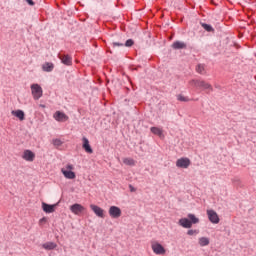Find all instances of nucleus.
<instances>
[{"instance_id":"f257e3e1","label":"nucleus","mask_w":256,"mask_h":256,"mask_svg":"<svg viewBox=\"0 0 256 256\" xmlns=\"http://www.w3.org/2000/svg\"><path fill=\"white\" fill-rule=\"evenodd\" d=\"M189 85L196 87V89H202V91H206V93H211L213 91V86L205 80L192 79L189 81Z\"/></svg>"},{"instance_id":"f03ea898","label":"nucleus","mask_w":256,"mask_h":256,"mask_svg":"<svg viewBox=\"0 0 256 256\" xmlns=\"http://www.w3.org/2000/svg\"><path fill=\"white\" fill-rule=\"evenodd\" d=\"M197 223H199V218H197L195 214H188V218H181L178 221V225L184 229H191V227H193V225H197Z\"/></svg>"},{"instance_id":"7ed1b4c3","label":"nucleus","mask_w":256,"mask_h":256,"mask_svg":"<svg viewBox=\"0 0 256 256\" xmlns=\"http://www.w3.org/2000/svg\"><path fill=\"white\" fill-rule=\"evenodd\" d=\"M74 169L75 166H73V164H67L65 167L61 168V173L64 175L65 179H75L77 175L73 172Z\"/></svg>"},{"instance_id":"20e7f679","label":"nucleus","mask_w":256,"mask_h":256,"mask_svg":"<svg viewBox=\"0 0 256 256\" xmlns=\"http://www.w3.org/2000/svg\"><path fill=\"white\" fill-rule=\"evenodd\" d=\"M31 91L35 101H38V99H41L43 97V88H41L39 84H32Z\"/></svg>"},{"instance_id":"39448f33","label":"nucleus","mask_w":256,"mask_h":256,"mask_svg":"<svg viewBox=\"0 0 256 256\" xmlns=\"http://www.w3.org/2000/svg\"><path fill=\"white\" fill-rule=\"evenodd\" d=\"M151 249L155 255H165L166 253L165 247H163L159 242H152Z\"/></svg>"},{"instance_id":"423d86ee","label":"nucleus","mask_w":256,"mask_h":256,"mask_svg":"<svg viewBox=\"0 0 256 256\" xmlns=\"http://www.w3.org/2000/svg\"><path fill=\"white\" fill-rule=\"evenodd\" d=\"M108 213L112 219H119L122 215L121 208L117 206H110Z\"/></svg>"},{"instance_id":"0eeeda50","label":"nucleus","mask_w":256,"mask_h":256,"mask_svg":"<svg viewBox=\"0 0 256 256\" xmlns=\"http://www.w3.org/2000/svg\"><path fill=\"white\" fill-rule=\"evenodd\" d=\"M191 165V160L189 158H179L176 161V167L179 169H188V167Z\"/></svg>"},{"instance_id":"6e6552de","label":"nucleus","mask_w":256,"mask_h":256,"mask_svg":"<svg viewBox=\"0 0 256 256\" xmlns=\"http://www.w3.org/2000/svg\"><path fill=\"white\" fill-rule=\"evenodd\" d=\"M90 209L93 211V213H95L97 217H100V219H105V210H103V208L97 205L91 204Z\"/></svg>"},{"instance_id":"1a4fd4ad","label":"nucleus","mask_w":256,"mask_h":256,"mask_svg":"<svg viewBox=\"0 0 256 256\" xmlns=\"http://www.w3.org/2000/svg\"><path fill=\"white\" fill-rule=\"evenodd\" d=\"M53 117L55 121H58L60 123H65V121H69V116H67L65 113L61 111H56Z\"/></svg>"},{"instance_id":"9d476101","label":"nucleus","mask_w":256,"mask_h":256,"mask_svg":"<svg viewBox=\"0 0 256 256\" xmlns=\"http://www.w3.org/2000/svg\"><path fill=\"white\" fill-rule=\"evenodd\" d=\"M207 215L210 222L214 223L215 225L219 223V215L217 212H215V210H207Z\"/></svg>"},{"instance_id":"9b49d317","label":"nucleus","mask_w":256,"mask_h":256,"mask_svg":"<svg viewBox=\"0 0 256 256\" xmlns=\"http://www.w3.org/2000/svg\"><path fill=\"white\" fill-rule=\"evenodd\" d=\"M22 159H24V161H29L30 163H32V161H35V153H33V151L31 150H25L23 152Z\"/></svg>"},{"instance_id":"f8f14e48","label":"nucleus","mask_w":256,"mask_h":256,"mask_svg":"<svg viewBox=\"0 0 256 256\" xmlns=\"http://www.w3.org/2000/svg\"><path fill=\"white\" fill-rule=\"evenodd\" d=\"M56 207H57V204L51 205V204L42 202V211H44V213H55Z\"/></svg>"},{"instance_id":"ddd939ff","label":"nucleus","mask_w":256,"mask_h":256,"mask_svg":"<svg viewBox=\"0 0 256 256\" xmlns=\"http://www.w3.org/2000/svg\"><path fill=\"white\" fill-rule=\"evenodd\" d=\"M70 211L74 213V215H79V213H83V211H85V207L81 204H73L70 206Z\"/></svg>"},{"instance_id":"4468645a","label":"nucleus","mask_w":256,"mask_h":256,"mask_svg":"<svg viewBox=\"0 0 256 256\" xmlns=\"http://www.w3.org/2000/svg\"><path fill=\"white\" fill-rule=\"evenodd\" d=\"M11 115L19 119V121H25V112L23 110H12Z\"/></svg>"},{"instance_id":"2eb2a0df","label":"nucleus","mask_w":256,"mask_h":256,"mask_svg":"<svg viewBox=\"0 0 256 256\" xmlns=\"http://www.w3.org/2000/svg\"><path fill=\"white\" fill-rule=\"evenodd\" d=\"M82 141H83V145H82V147H83V149L86 151V153H93V148H91V145L89 144V139H87L86 137H84L83 139H82Z\"/></svg>"},{"instance_id":"dca6fc26","label":"nucleus","mask_w":256,"mask_h":256,"mask_svg":"<svg viewBox=\"0 0 256 256\" xmlns=\"http://www.w3.org/2000/svg\"><path fill=\"white\" fill-rule=\"evenodd\" d=\"M53 69H55V65L51 62H45L42 65V71H45L46 73H51V71H53Z\"/></svg>"},{"instance_id":"f3484780","label":"nucleus","mask_w":256,"mask_h":256,"mask_svg":"<svg viewBox=\"0 0 256 256\" xmlns=\"http://www.w3.org/2000/svg\"><path fill=\"white\" fill-rule=\"evenodd\" d=\"M59 59L62 61L64 65H72L73 61L71 56L69 55H59Z\"/></svg>"},{"instance_id":"a211bd4d","label":"nucleus","mask_w":256,"mask_h":256,"mask_svg":"<svg viewBox=\"0 0 256 256\" xmlns=\"http://www.w3.org/2000/svg\"><path fill=\"white\" fill-rule=\"evenodd\" d=\"M42 247L46 251H53V249H57V245L55 244V242H46L42 244Z\"/></svg>"},{"instance_id":"6ab92c4d","label":"nucleus","mask_w":256,"mask_h":256,"mask_svg":"<svg viewBox=\"0 0 256 256\" xmlns=\"http://www.w3.org/2000/svg\"><path fill=\"white\" fill-rule=\"evenodd\" d=\"M209 243H211V241L209 240L208 237H200L198 239V245H200V247H207Z\"/></svg>"},{"instance_id":"aec40b11","label":"nucleus","mask_w":256,"mask_h":256,"mask_svg":"<svg viewBox=\"0 0 256 256\" xmlns=\"http://www.w3.org/2000/svg\"><path fill=\"white\" fill-rule=\"evenodd\" d=\"M187 44L181 41H176L172 44V49H186Z\"/></svg>"},{"instance_id":"412c9836","label":"nucleus","mask_w":256,"mask_h":256,"mask_svg":"<svg viewBox=\"0 0 256 256\" xmlns=\"http://www.w3.org/2000/svg\"><path fill=\"white\" fill-rule=\"evenodd\" d=\"M150 131L151 133H153V135H157L158 137H163V129L159 127H151Z\"/></svg>"},{"instance_id":"4be33fe9","label":"nucleus","mask_w":256,"mask_h":256,"mask_svg":"<svg viewBox=\"0 0 256 256\" xmlns=\"http://www.w3.org/2000/svg\"><path fill=\"white\" fill-rule=\"evenodd\" d=\"M123 163L125 165H130L131 167L135 166V161L133 160V158H124Z\"/></svg>"},{"instance_id":"5701e85b","label":"nucleus","mask_w":256,"mask_h":256,"mask_svg":"<svg viewBox=\"0 0 256 256\" xmlns=\"http://www.w3.org/2000/svg\"><path fill=\"white\" fill-rule=\"evenodd\" d=\"M196 71L197 73H199L200 75H205V66L203 64H199L196 67Z\"/></svg>"},{"instance_id":"b1692460","label":"nucleus","mask_w":256,"mask_h":256,"mask_svg":"<svg viewBox=\"0 0 256 256\" xmlns=\"http://www.w3.org/2000/svg\"><path fill=\"white\" fill-rule=\"evenodd\" d=\"M177 99H178V101H182L184 103H187L190 101L188 97L181 95V94L177 95Z\"/></svg>"},{"instance_id":"393cba45","label":"nucleus","mask_w":256,"mask_h":256,"mask_svg":"<svg viewBox=\"0 0 256 256\" xmlns=\"http://www.w3.org/2000/svg\"><path fill=\"white\" fill-rule=\"evenodd\" d=\"M52 143L55 147H61L63 145V141H61V139H54Z\"/></svg>"},{"instance_id":"a878e982","label":"nucleus","mask_w":256,"mask_h":256,"mask_svg":"<svg viewBox=\"0 0 256 256\" xmlns=\"http://www.w3.org/2000/svg\"><path fill=\"white\" fill-rule=\"evenodd\" d=\"M202 27L203 29H205V31H208V32L213 31V27L209 24L202 23Z\"/></svg>"},{"instance_id":"bb28decb","label":"nucleus","mask_w":256,"mask_h":256,"mask_svg":"<svg viewBox=\"0 0 256 256\" xmlns=\"http://www.w3.org/2000/svg\"><path fill=\"white\" fill-rule=\"evenodd\" d=\"M187 235H190V236L199 235V230L190 229L187 231Z\"/></svg>"},{"instance_id":"cd10ccee","label":"nucleus","mask_w":256,"mask_h":256,"mask_svg":"<svg viewBox=\"0 0 256 256\" xmlns=\"http://www.w3.org/2000/svg\"><path fill=\"white\" fill-rule=\"evenodd\" d=\"M134 43L132 39H128L125 43V47H133Z\"/></svg>"},{"instance_id":"c85d7f7f","label":"nucleus","mask_w":256,"mask_h":256,"mask_svg":"<svg viewBox=\"0 0 256 256\" xmlns=\"http://www.w3.org/2000/svg\"><path fill=\"white\" fill-rule=\"evenodd\" d=\"M45 223H47V218L43 217L39 220V225H45Z\"/></svg>"},{"instance_id":"c756f323","label":"nucleus","mask_w":256,"mask_h":256,"mask_svg":"<svg viewBox=\"0 0 256 256\" xmlns=\"http://www.w3.org/2000/svg\"><path fill=\"white\" fill-rule=\"evenodd\" d=\"M112 47H123V43L114 42Z\"/></svg>"},{"instance_id":"7c9ffc66","label":"nucleus","mask_w":256,"mask_h":256,"mask_svg":"<svg viewBox=\"0 0 256 256\" xmlns=\"http://www.w3.org/2000/svg\"><path fill=\"white\" fill-rule=\"evenodd\" d=\"M26 2L28 3V5H31V6L35 5V2H33V0H26Z\"/></svg>"},{"instance_id":"2f4dec72","label":"nucleus","mask_w":256,"mask_h":256,"mask_svg":"<svg viewBox=\"0 0 256 256\" xmlns=\"http://www.w3.org/2000/svg\"><path fill=\"white\" fill-rule=\"evenodd\" d=\"M129 188L132 193L135 192V188L133 186L130 185Z\"/></svg>"},{"instance_id":"473e14b6","label":"nucleus","mask_w":256,"mask_h":256,"mask_svg":"<svg viewBox=\"0 0 256 256\" xmlns=\"http://www.w3.org/2000/svg\"><path fill=\"white\" fill-rule=\"evenodd\" d=\"M41 107H45V105H41Z\"/></svg>"}]
</instances>
